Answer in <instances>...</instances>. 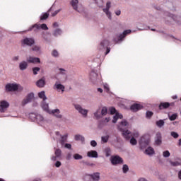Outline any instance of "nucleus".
Here are the masks:
<instances>
[{
  "mask_svg": "<svg viewBox=\"0 0 181 181\" xmlns=\"http://www.w3.org/2000/svg\"><path fill=\"white\" fill-rule=\"evenodd\" d=\"M129 125L128 122L126 120L122 121L118 125V129L122 132L124 138H125V139L127 141L131 139V136H133V138H138V136H139V133L138 132H134L132 134L129 130H125L127 128H128Z\"/></svg>",
  "mask_w": 181,
  "mask_h": 181,
  "instance_id": "obj_1",
  "label": "nucleus"
},
{
  "mask_svg": "<svg viewBox=\"0 0 181 181\" xmlns=\"http://www.w3.org/2000/svg\"><path fill=\"white\" fill-rule=\"evenodd\" d=\"M40 29H42V30H49V28L47 27V25L45 23L43 24H35L29 28L28 30V32H30L34 30V32H37L38 30H40Z\"/></svg>",
  "mask_w": 181,
  "mask_h": 181,
  "instance_id": "obj_2",
  "label": "nucleus"
},
{
  "mask_svg": "<svg viewBox=\"0 0 181 181\" xmlns=\"http://www.w3.org/2000/svg\"><path fill=\"white\" fill-rule=\"evenodd\" d=\"M74 108L78 111L83 118H87V116L88 115V110L84 109L81 105L76 104L74 105Z\"/></svg>",
  "mask_w": 181,
  "mask_h": 181,
  "instance_id": "obj_3",
  "label": "nucleus"
},
{
  "mask_svg": "<svg viewBox=\"0 0 181 181\" xmlns=\"http://www.w3.org/2000/svg\"><path fill=\"white\" fill-rule=\"evenodd\" d=\"M164 19L165 20V22H170L171 21H174V22H179L180 18L175 15L165 12L164 13Z\"/></svg>",
  "mask_w": 181,
  "mask_h": 181,
  "instance_id": "obj_4",
  "label": "nucleus"
},
{
  "mask_svg": "<svg viewBox=\"0 0 181 181\" xmlns=\"http://www.w3.org/2000/svg\"><path fill=\"white\" fill-rule=\"evenodd\" d=\"M110 161L114 166H117V165H122V163H124V160L119 156H112L110 158Z\"/></svg>",
  "mask_w": 181,
  "mask_h": 181,
  "instance_id": "obj_5",
  "label": "nucleus"
},
{
  "mask_svg": "<svg viewBox=\"0 0 181 181\" xmlns=\"http://www.w3.org/2000/svg\"><path fill=\"white\" fill-rule=\"evenodd\" d=\"M110 110V114L112 115H113V114H115V115L113 116V119H112L113 124L117 123V121H118V119H122V118H123L122 115L117 112V110H115V107H111Z\"/></svg>",
  "mask_w": 181,
  "mask_h": 181,
  "instance_id": "obj_6",
  "label": "nucleus"
},
{
  "mask_svg": "<svg viewBox=\"0 0 181 181\" xmlns=\"http://www.w3.org/2000/svg\"><path fill=\"white\" fill-rule=\"evenodd\" d=\"M111 8V1H107L106 3V7L103 9L104 13H105L107 18L110 21H112V15L111 14V11H110V8Z\"/></svg>",
  "mask_w": 181,
  "mask_h": 181,
  "instance_id": "obj_7",
  "label": "nucleus"
},
{
  "mask_svg": "<svg viewBox=\"0 0 181 181\" xmlns=\"http://www.w3.org/2000/svg\"><path fill=\"white\" fill-rule=\"evenodd\" d=\"M131 32H132L131 30H126L122 33L119 34L117 35V39L115 38V42H121L122 40L127 35L131 34Z\"/></svg>",
  "mask_w": 181,
  "mask_h": 181,
  "instance_id": "obj_8",
  "label": "nucleus"
},
{
  "mask_svg": "<svg viewBox=\"0 0 181 181\" xmlns=\"http://www.w3.org/2000/svg\"><path fill=\"white\" fill-rule=\"evenodd\" d=\"M22 46H32L35 45V39L30 37H25L21 40Z\"/></svg>",
  "mask_w": 181,
  "mask_h": 181,
  "instance_id": "obj_9",
  "label": "nucleus"
},
{
  "mask_svg": "<svg viewBox=\"0 0 181 181\" xmlns=\"http://www.w3.org/2000/svg\"><path fill=\"white\" fill-rule=\"evenodd\" d=\"M9 108V102L6 100L0 101V112H6Z\"/></svg>",
  "mask_w": 181,
  "mask_h": 181,
  "instance_id": "obj_10",
  "label": "nucleus"
},
{
  "mask_svg": "<svg viewBox=\"0 0 181 181\" xmlns=\"http://www.w3.org/2000/svg\"><path fill=\"white\" fill-rule=\"evenodd\" d=\"M35 98V94L33 93H29L25 99L22 101V105H26V104H29V103H31L32 100Z\"/></svg>",
  "mask_w": 181,
  "mask_h": 181,
  "instance_id": "obj_11",
  "label": "nucleus"
},
{
  "mask_svg": "<svg viewBox=\"0 0 181 181\" xmlns=\"http://www.w3.org/2000/svg\"><path fill=\"white\" fill-rule=\"evenodd\" d=\"M53 88L54 90H57L58 93H64V90L66 89V87H64L63 84L56 82L54 85Z\"/></svg>",
  "mask_w": 181,
  "mask_h": 181,
  "instance_id": "obj_12",
  "label": "nucleus"
},
{
  "mask_svg": "<svg viewBox=\"0 0 181 181\" xmlns=\"http://www.w3.org/2000/svg\"><path fill=\"white\" fill-rule=\"evenodd\" d=\"M109 45H110V41H108L107 40H103L99 44L98 49L99 50H104V49H105V47H108Z\"/></svg>",
  "mask_w": 181,
  "mask_h": 181,
  "instance_id": "obj_13",
  "label": "nucleus"
},
{
  "mask_svg": "<svg viewBox=\"0 0 181 181\" xmlns=\"http://www.w3.org/2000/svg\"><path fill=\"white\" fill-rule=\"evenodd\" d=\"M37 87H39V88H43L45 86H46V78L42 77L40 80H38L36 82Z\"/></svg>",
  "mask_w": 181,
  "mask_h": 181,
  "instance_id": "obj_14",
  "label": "nucleus"
},
{
  "mask_svg": "<svg viewBox=\"0 0 181 181\" xmlns=\"http://www.w3.org/2000/svg\"><path fill=\"white\" fill-rule=\"evenodd\" d=\"M71 5L75 11L78 12H81V8H78V0H71Z\"/></svg>",
  "mask_w": 181,
  "mask_h": 181,
  "instance_id": "obj_15",
  "label": "nucleus"
},
{
  "mask_svg": "<svg viewBox=\"0 0 181 181\" xmlns=\"http://www.w3.org/2000/svg\"><path fill=\"white\" fill-rule=\"evenodd\" d=\"M30 117H31L32 118H35L37 122H43L45 121V118L41 115H36L34 113H31L30 115Z\"/></svg>",
  "mask_w": 181,
  "mask_h": 181,
  "instance_id": "obj_16",
  "label": "nucleus"
},
{
  "mask_svg": "<svg viewBox=\"0 0 181 181\" xmlns=\"http://www.w3.org/2000/svg\"><path fill=\"white\" fill-rule=\"evenodd\" d=\"M49 114H52L54 117H56V118H63V115L60 114V110L59 109L51 110Z\"/></svg>",
  "mask_w": 181,
  "mask_h": 181,
  "instance_id": "obj_17",
  "label": "nucleus"
},
{
  "mask_svg": "<svg viewBox=\"0 0 181 181\" xmlns=\"http://www.w3.org/2000/svg\"><path fill=\"white\" fill-rule=\"evenodd\" d=\"M6 91H16V83H8L6 86Z\"/></svg>",
  "mask_w": 181,
  "mask_h": 181,
  "instance_id": "obj_18",
  "label": "nucleus"
},
{
  "mask_svg": "<svg viewBox=\"0 0 181 181\" xmlns=\"http://www.w3.org/2000/svg\"><path fill=\"white\" fill-rule=\"evenodd\" d=\"M88 158H98V153L96 151H90L87 153Z\"/></svg>",
  "mask_w": 181,
  "mask_h": 181,
  "instance_id": "obj_19",
  "label": "nucleus"
},
{
  "mask_svg": "<svg viewBox=\"0 0 181 181\" xmlns=\"http://www.w3.org/2000/svg\"><path fill=\"white\" fill-rule=\"evenodd\" d=\"M144 153H146V155H148V156H152V155H155V150L153 148L149 146L145 150Z\"/></svg>",
  "mask_w": 181,
  "mask_h": 181,
  "instance_id": "obj_20",
  "label": "nucleus"
},
{
  "mask_svg": "<svg viewBox=\"0 0 181 181\" xmlns=\"http://www.w3.org/2000/svg\"><path fill=\"white\" fill-rule=\"evenodd\" d=\"M28 63H40V59L37 57H30L27 59Z\"/></svg>",
  "mask_w": 181,
  "mask_h": 181,
  "instance_id": "obj_21",
  "label": "nucleus"
},
{
  "mask_svg": "<svg viewBox=\"0 0 181 181\" xmlns=\"http://www.w3.org/2000/svg\"><path fill=\"white\" fill-rule=\"evenodd\" d=\"M132 111L136 112V111H139V110H142V106L141 104H134L131 106Z\"/></svg>",
  "mask_w": 181,
  "mask_h": 181,
  "instance_id": "obj_22",
  "label": "nucleus"
},
{
  "mask_svg": "<svg viewBox=\"0 0 181 181\" xmlns=\"http://www.w3.org/2000/svg\"><path fill=\"white\" fill-rule=\"evenodd\" d=\"M52 11V7L48 10L47 13H42L40 16V21H46L47 18H49V13Z\"/></svg>",
  "mask_w": 181,
  "mask_h": 181,
  "instance_id": "obj_23",
  "label": "nucleus"
},
{
  "mask_svg": "<svg viewBox=\"0 0 181 181\" xmlns=\"http://www.w3.org/2000/svg\"><path fill=\"white\" fill-rule=\"evenodd\" d=\"M155 142L156 145H160L162 144V134L160 133L156 134Z\"/></svg>",
  "mask_w": 181,
  "mask_h": 181,
  "instance_id": "obj_24",
  "label": "nucleus"
},
{
  "mask_svg": "<svg viewBox=\"0 0 181 181\" xmlns=\"http://www.w3.org/2000/svg\"><path fill=\"white\" fill-rule=\"evenodd\" d=\"M67 138H68L67 134L61 136V139L59 140V144L62 145V146H64V144H66V142H67Z\"/></svg>",
  "mask_w": 181,
  "mask_h": 181,
  "instance_id": "obj_25",
  "label": "nucleus"
},
{
  "mask_svg": "<svg viewBox=\"0 0 181 181\" xmlns=\"http://www.w3.org/2000/svg\"><path fill=\"white\" fill-rule=\"evenodd\" d=\"M20 70H26L28 69V62L23 61L19 64Z\"/></svg>",
  "mask_w": 181,
  "mask_h": 181,
  "instance_id": "obj_26",
  "label": "nucleus"
},
{
  "mask_svg": "<svg viewBox=\"0 0 181 181\" xmlns=\"http://www.w3.org/2000/svg\"><path fill=\"white\" fill-rule=\"evenodd\" d=\"M170 107V103L165 102V103H161L159 105L160 110H163V108L166 109L169 108Z\"/></svg>",
  "mask_w": 181,
  "mask_h": 181,
  "instance_id": "obj_27",
  "label": "nucleus"
},
{
  "mask_svg": "<svg viewBox=\"0 0 181 181\" xmlns=\"http://www.w3.org/2000/svg\"><path fill=\"white\" fill-rule=\"evenodd\" d=\"M38 97L43 100V101H46L47 100V98L46 97V93L43 90L38 93Z\"/></svg>",
  "mask_w": 181,
  "mask_h": 181,
  "instance_id": "obj_28",
  "label": "nucleus"
},
{
  "mask_svg": "<svg viewBox=\"0 0 181 181\" xmlns=\"http://www.w3.org/2000/svg\"><path fill=\"white\" fill-rule=\"evenodd\" d=\"M42 108L43 109L44 111H46L47 112L50 113V110H49V104L43 102L42 104Z\"/></svg>",
  "mask_w": 181,
  "mask_h": 181,
  "instance_id": "obj_29",
  "label": "nucleus"
},
{
  "mask_svg": "<svg viewBox=\"0 0 181 181\" xmlns=\"http://www.w3.org/2000/svg\"><path fill=\"white\" fill-rule=\"evenodd\" d=\"M93 181L100 180V173H96L90 175Z\"/></svg>",
  "mask_w": 181,
  "mask_h": 181,
  "instance_id": "obj_30",
  "label": "nucleus"
},
{
  "mask_svg": "<svg viewBox=\"0 0 181 181\" xmlns=\"http://www.w3.org/2000/svg\"><path fill=\"white\" fill-rule=\"evenodd\" d=\"M74 139L75 141H81V142H84V141H86V139L80 134L75 135Z\"/></svg>",
  "mask_w": 181,
  "mask_h": 181,
  "instance_id": "obj_31",
  "label": "nucleus"
},
{
  "mask_svg": "<svg viewBox=\"0 0 181 181\" xmlns=\"http://www.w3.org/2000/svg\"><path fill=\"white\" fill-rule=\"evenodd\" d=\"M169 163H170L171 166H180L181 160H178L176 161L170 160Z\"/></svg>",
  "mask_w": 181,
  "mask_h": 181,
  "instance_id": "obj_32",
  "label": "nucleus"
},
{
  "mask_svg": "<svg viewBox=\"0 0 181 181\" xmlns=\"http://www.w3.org/2000/svg\"><path fill=\"white\" fill-rule=\"evenodd\" d=\"M98 77V75L95 72H91L90 73V80L92 81H97V78Z\"/></svg>",
  "mask_w": 181,
  "mask_h": 181,
  "instance_id": "obj_33",
  "label": "nucleus"
},
{
  "mask_svg": "<svg viewBox=\"0 0 181 181\" xmlns=\"http://www.w3.org/2000/svg\"><path fill=\"white\" fill-rule=\"evenodd\" d=\"M94 115L97 119H100V118L103 117V115H101V110H97L96 112L94 113Z\"/></svg>",
  "mask_w": 181,
  "mask_h": 181,
  "instance_id": "obj_34",
  "label": "nucleus"
},
{
  "mask_svg": "<svg viewBox=\"0 0 181 181\" xmlns=\"http://www.w3.org/2000/svg\"><path fill=\"white\" fill-rule=\"evenodd\" d=\"M108 139H110L109 135L103 136L101 137V141L103 144H107V142H108Z\"/></svg>",
  "mask_w": 181,
  "mask_h": 181,
  "instance_id": "obj_35",
  "label": "nucleus"
},
{
  "mask_svg": "<svg viewBox=\"0 0 181 181\" xmlns=\"http://www.w3.org/2000/svg\"><path fill=\"white\" fill-rule=\"evenodd\" d=\"M156 125L157 127H158V128H162V127L165 125V121H163V119L158 120L156 122Z\"/></svg>",
  "mask_w": 181,
  "mask_h": 181,
  "instance_id": "obj_36",
  "label": "nucleus"
},
{
  "mask_svg": "<svg viewBox=\"0 0 181 181\" xmlns=\"http://www.w3.org/2000/svg\"><path fill=\"white\" fill-rule=\"evenodd\" d=\"M54 155L57 158H60L62 156V150L60 149H55Z\"/></svg>",
  "mask_w": 181,
  "mask_h": 181,
  "instance_id": "obj_37",
  "label": "nucleus"
},
{
  "mask_svg": "<svg viewBox=\"0 0 181 181\" xmlns=\"http://www.w3.org/2000/svg\"><path fill=\"white\" fill-rule=\"evenodd\" d=\"M62 33H63V31H62V30L57 29L54 32V36H56V37L60 36V35H62Z\"/></svg>",
  "mask_w": 181,
  "mask_h": 181,
  "instance_id": "obj_38",
  "label": "nucleus"
},
{
  "mask_svg": "<svg viewBox=\"0 0 181 181\" xmlns=\"http://www.w3.org/2000/svg\"><path fill=\"white\" fill-rule=\"evenodd\" d=\"M74 159H75L76 160H80L83 159V156H81L78 153H76L74 155Z\"/></svg>",
  "mask_w": 181,
  "mask_h": 181,
  "instance_id": "obj_39",
  "label": "nucleus"
},
{
  "mask_svg": "<svg viewBox=\"0 0 181 181\" xmlns=\"http://www.w3.org/2000/svg\"><path fill=\"white\" fill-rule=\"evenodd\" d=\"M105 153L107 158H108V156H111V149L110 148H106L105 149Z\"/></svg>",
  "mask_w": 181,
  "mask_h": 181,
  "instance_id": "obj_40",
  "label": "nucleus"
},
{
  "mask_svg": "<svg viewBox=\"0 0 181 181\" xmlns=\"http://www.w3.org/2000/svg\"><path fill=\"white\" fill-rule=\"evenodd\" d=\"M32 50L33 52H37L40 53V47H39L37 45H35V46L32 47Z\"/></svg>",
  "mask_w": 181,
  "mask_h": 181,
  "instance_id": "obj_41",
  "label": "nucleus"
},
{
  "mask_svg": "<svg viewBox=\"0 0 181 181\" xmlns=\"http://www.w3.org/2000/svg\"><path fill=\"white\" fill-rule=\"evenodd\" d=\"M107 112H108V110L107 107H103L101 110V115H107Z\"/></svg>",
  "mask_w": 181,
  "mask_h": 181,
  "instance_id": "obj_42",
  "label": "nucleus"
},
{
  "mask_svg": "<svg viewBox=\"0 0 181 181\" xmlns=\"http://www.w3.org/2000/svg\"><path fill=\"white\" fill-rule=\"evenodd\" d=\"M163 158H169V156H170V152H169V151H163Z\"/></svg>",
  "mask_w": 181,
  "mask_h": 181,
  "instance_id": "obj_43",
  "label": "nucleus"
},
{
  "mask_svg": "<svg viewBox=\"0 0 181 181\" xmlns=\"http://www.w3.org/2000/svg\"><path fill=\"white\" fill-rule=\"evenodd\" d=\"M177 118V114H173L170 116H169V119L170 121H175Z\"/></svg>",
  "mask_w": 181,
  "mask_h": 181,
  "instance_id": "obj_44",
  "label": "nucleus"
},
{
  "mask_svg": "<svg viewBox=\"0 0 181 181\" xmlns=\"http://www.w3.org/2000/svg\"><path fill=\"white\" fill-rule=\"evenodd\" d=\"M130 144H131V145H136V144H138V142L136 141V139H135L134 137H132L130 139Z\"/></svg>",
  "mask_w": 181,
  "mask_h": 181,
  "instance_id": "obj_45",
  "label": "nucleus"
},
{
  "mask_svg": "<svg viewBox=\"0 0 181 181\" xmlns=\"http://www.w3.org/2000/svg\"><path fill=\"white\" fill-rule=\"evenodd\" d=\"M33 74H35V76H36V74H37V71H40V67H34V68H33Z\"/></svg>",
  "mask_w": 181,
  "mask_h": 181,
  "instance_id": "obj_46",
  "label": "nucleus"
},
{
  "mask_svg": "<svg viewBox=\"0 0 181 181\" xmlns=\"http://www.w3.org/2000/svg\"><path fill=\"white\" fill-rule=\"evenodd\" d=\"M128 170H129V168H128V166L127 165H124L123 168H122L123 173H127V172H128Z\"/></svg>",
  "mask_w": 181,
  "mask_h": 181,
  "instance_id": "obj_47",
  "label": "nucleus"
},
{
  "mask_svg": "<svg viewBox=\"0 0 181 181\" xmlns=\"http://www.w3.org/2000/svg\"><path fill=\"white\" fill-rule=\"evenodd\" d=\"M52 55L54 57H59V52H57V50H56V49H54V50L52 51Z\"/></svg>",
  "mask_w": 181,
  "mask_h": 181,
  "instance_id": "obj_48",
  "label": "nucleus"
},
{
  "mask_svg": "<svg viewBox=\"0 0 181 181\" xmlns=\"http://www.w3.org/2000/svg\"><path fill=\"white\" fill-rule=\"evenodd\" d=\"M16 91H23V87L19 84H16Z\"/></svg>",
  "mask_w": 181,
  "mask_h": 181,
  "instance_id": "obj_49",
  "label": "nucleus"
},
{
  "mask_svg": "<svg viewBox=\"0 0 181 181\" xmlns=\"http://www.w3.org/2000/svg\"><path fill=\"white\" fill-rule=\"evenodd\" d=\"M153 115V112H152L151 111H148L146 113V118H151V117H152Z\"/></svg>",
  "mask_w": 181,
  "mask_h": 181,
  "instance_id": "obj_50",
  "label": "nucleus"
},
{
  "mask_svg": "<svg viewBox=\"0 0 181 181\" xmlns=\"http://www.w3.org/2000/svg\"><path fill=\"white\" fill-rule=\"evenodd\" d=\"M170 135H171V136H173V138H175V139L179 138V134L175 132H172L170 133Z\"/></svg>",
  "mask_w": 181,
  "mask_h": 181,
  "instance_id": "obj_51",
  "label": "nucleus"
},
{
  "mask_svg": "<svg viewBox=\"0 0 181 181\" xmlns=\"http://www.w3.org/2000/svg\"><path fill=\"white\" fill-rule=\"evenodd\" d=\"M90 145L93 147L95 148V146H97V141H95V140H92L90 141Z\"/></svg>",
  "mask_w": 181,
  "mask_h": 181,
  "instance_id": "obj_52",
  "label": "nucleus"
},
{
  "mask_svg": "<svg viewBox=\"0 0 181 181\" xmlns=\"http://www.w3.org/2000/svg\"><path fill=\"white\" fill-rule=\"evenodd\" d=\"M60 74H66V71L64 69L60 68L59 69Z\"/></svg>",
  "mask_w": 181,
  "mask_h": 181,
  "instance_id": "obj_53",
  "label": "nucleus"
},
{
  "mask_svg": "<svg viewBox=\"0 0 181 181\" xmlns=\"http://www.w3.org/2000/svg\"><path fill=\"white\" fill-rule=\"evenodd\" d=\"M104 88L105 90H106V91L108 93V91H110V86H108V84L105 83L104 85Z\"/></svg>",
  "mask_w": 181,
  "mask_h": 181,
  "instance_id": "obj_54",
  "label": "nucleus"
},
{
  "mask_svg": "<svg viewBox=\"0 0 181 181\" xmlns=\"http://www.w3.org/2000/svg\"><path fill=\"white\" fill-rule=\"evenodd\" d=\"M56 168H60L62 166V163L60 161H57L55 163Z\"/></svg>",
  "mask_w": 181,
  "mask_h": 181,
  "instance_id": "obj_55",
  "label": "nucleus"
},
{
  "mask_svg": "<svg viewBox=\"0 0 181 181\" xmlns=\"http://www.w3.org/2000/svg\"><path fill=\"white\" fill-rule=\"evenodd\" d=\"M59 12H60V9L59 10H57L54 12H53L52 13V16H56V15H57V13H59Z\"/></svg>",
  "mask_w": 181,
  "mask_h": 181,
  "instance_id": "obj_56",
  "label": "nucleus"
},
{
  "mask_svg": "<svg viewBox=\"0 0 181 181\" xmlns=\"http://www.w3.org/2000/svg\"><path fill=\"white\" fill-rule=\"evenodd\" d=\"M65 148H66L67 149H71V144H65Z\"/></svg>",
  "mask_w": 181,
  "mask_h": 181,
  "instance_id": "obj_57",
  "label": "nucleus"
},
{
  "mask_svg": "<svg viewBox=\"0 0 181 181\" xmlns=\"http://www.w3.org/2000/svg\"><path fill=\"white\" fill-rule=\"evenodd\" d=\"M12 60L13 62H18V60H19V56H15L13 57Z\"/></svg>",
  "mask_w": 181,
  "mask_h": 181,
  "instance_id": "obj_58",
  "label": "nucleus"
},
{
  "mask_svg": "<svg viewBox=\"0 0 181 181\" xmlns=\"http://www.w3.org/2000/svg\"><path fill=\"white\" fill-rule=\"evenodd\" d=\"M66 160H70L71 159V154L68 153L66 157Z\"/></svg>",
  "mask_w": 181,
  "mask_h": 181,
  "instance_id": "obj_59",
  "label": "nucleus"
},
{
  "mask_svg": "<svg viewBox=\"0 0 181 181\" xmlns=\"http://www.w3.org/2000/svg\"><path fill=\"white\" fill-rule=\"evenodd\" d=\"M115 15H117V16H119V15H121V11L120 10H117L115 12Z\"/></svg>",
  "mask_w": 181,
  "mask_h": 181,
  "instance_id": "obj_60",
  "label": "nucleus"
},
{
  "mask_svg": "<svg viewBox=\"0 0 181 181\" xmlns=\"http://www.w3.org/2000/svg\"><path fill=\"white\" fill-rule=\"evenodd\" d=\"M57 158H58V157H57V156H52L51 159H52V160H53V161L54 162V161H56V160H57Z\"/></svg>",
  "mask_w": 181,
  "mask_h": 181,
  "instance_id": "obj_61",
  "label": "nucleus"
},
{
  "mask_svg": "<svg viewBox=\"0 0 181 181\" xmlns=\"http://www.w3.org/2000/svg\"><path fill=\"white\" fill-rule=\"evenodd\" d=\"M110 52H111V49L109 47H107L105 54H108V53H110Z\"/></svg>",
  "mask_w": 181,
  "mask_h": 181,
  "instance_id": "obj_62",
  "label": "nucleus"
},
{
  "mask_svg": "<svg viewBox=\"0 0 181 181\" xmlns=\"http://www.w3.org/2000/svg\"><path fill=\"white\" fill-rule=\"evenodd\" d=\"M178 178L181 180V170L178 172Z\"/></svg>",
  "mask_w": 181,
  "mask_h": 181,
  "instance_id": "obj_63",
  "label": "nucleus"
},
{
  "mask_svg": "<svg viewBox=\"0 0 181 181\" xmlns=\"http://www.w3.org/2000/svg\"><path fill=\"white\" fill-rule=\"evenodd\" d=\"M139 181H148V180L146 179H145V178H140L139 180Z\"/></svg>",
  "mask_w": 181,
  "mask_h": 181,
  "instance_id": "obj_64",
  "label": "nucleus"
}]
</instances>
